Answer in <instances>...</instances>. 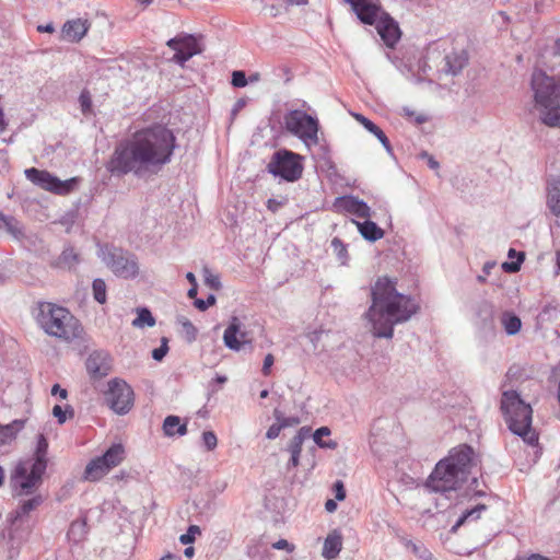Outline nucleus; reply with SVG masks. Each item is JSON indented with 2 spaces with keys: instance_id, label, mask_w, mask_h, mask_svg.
Masks as SVG:
<instances>
[{
  "instance_id": "nucleus-1",
  "label": "nucleus",
  "mask_w": 560,
  "mask_h": 560,
  "mask_svg": "<svg viewBox=\"0 0 560 560\" xmlns=\"http://www.w3.org/2000/svg\"><path fill=\"white\" fill-rule=\"evenodd\" d=\"M175 147L176 138L172 130L155 125L137 131L126 143L117 145L106 168L115 176L156 174L171 162Z\"/></svg>"
},
{
  "instance_id": "nucleus-2",
  "label": "nucleus",
  "mask_w": 560,
  "mask_h": 560,
  "mask_svg": "<svg viewBox=\"0 0 560 560\" xmlns=\"http://www.w3.org/2000/svg\"><path fill=\"white\" fill-rule=\"evenodd\" d=\"M372 305L366 317L372 324L373 335L392 339L394 326L408 322L419 310L410 295L399 293L396 282L387 277L378 278L372 288Z\"/></svg>"
},
{
  "instance_id": "nucleus-3",
  "label": "nucleus",
  "mask_w": 560,
  "mask_h": 560,
  "mask_svg": "<svg viewBox=\"0 0 560 560\" xmlns=\"http://www.w3.org/2000/svg\"><path fill=\"white\" fill-rule=\"evenodd\" d=\"M48 441L44 434L37 435L36 447L31 458L20 460L10 476V486L15 497L32 495L43 483L47 469Z\"/></svg>"
},
{
  "instance_id": "nucleus-4",
  "label": "nucleus",
  "mask_w": 560,
  "mask_h": 560,
  "mask_svg": "<svg viewBox=\"0 0 560 560\" xmlns=\"http://www.w3.org/2000/svg\"><path fill=\"white\" fill-rule=\"evenodd\" d=\"M532 89L541 122L550 128H560V78L535 70Z\"/></svg>"
},
{
  "instance_id": "nucleus-5",
  "label": "nucleus",
  "mask_w": 560,
  "mask_h": 560,
  "mask_svg": "<svg viewBox=\"0 0 560 560\" xmlns=\"http://www.w3.org/2000/svg\"><path fill=\"white\" fill-rule=\"evenodd\" d=\"M500 409L509 430L530 446L538 444V434L532 427L533 409L516 390L502 393Z\"/></svg>"
},
{
  "instance_id": "nucleus-6",
  "label": "nucleus",
  "mask_w": 560,
  "mask_h": 560,
  "mask_svg": "<svg viewBox=\"0 0 560 560\" xmlns=\"http://www.w3.org/2000/svg\"><path fill=\"white\" fill-rule=\"evenodd\" d=\"M36 320L47 335L67 342L80 338L83 332L80 320L69 310L54 303H38Z\"/></svg>"
},
{
  "instance_id": "nucleus-7",
  "label": "nucleus",
  "mask_w": 560,
  "mask_h": 560,
  "mask_svg": "<svg viewBox=\"0 0 560 560\" xmlns=\"http://www.w3.org/2000/svg\"><path fill=\"white\" fill-rule=\"evenodd\" d=\"M361 23L376 25L377 33L388 47H394L400 38L397 22L382 10L381 0H345Z\"/></svg>"
},
{
  "instance_id": "nucleus-8",
  "label": "nucleus",
  "mask_w": 560,
  "mask_h": 560,
  "mask_svg": "<svg viewBox=\"0 0 560 560\" xmlns=\"http://www.w3.org/2000/svg\"><path fill=\"white\" fill-rule=\"evenodd\" d=\"M103 262L112 272L122 279H133L139 273L137 257L122 248L104 246L100 250Z\"/></svg>"
},
{
  "instance_id": "nucleus-9",
  "label": "nucleus",
  "mask_w": 560,
  "mask_h": 560,
  "mask_svg": "<svg viewBox=\"0 0 560 560\" xmlns=\"http://www.w3.org/2000/svg\"><path fill=\"white\" fill-rule=\"evenodd\" d=\"M285 129L305 144L318 143L319 124L316 117L301 109L289 110L284 117Z\"/></svg>"
},
{
  "instance_id": "nucleus-10",
  "label": "nucleus",
  "mask_w": 560,
  "mask_h": 560,
  "mask_svg": "<svg viewBox=\"0 0 560 560\" xmlns=\"http://www.w3.org/2000/svg\"><path fill=\"white\" fill-rule=\"evenodd\" d=\"M301 155L287 149L276 151L267 165V170L275 177L285 182H295L301 178L303 165Z\"/></svg>"
},
{
  "instance_id": "nucleus-11",
  "label": "nucleus",
  "mask_w": 560,
  "mask_h": 560,
  "mask_svg": "<svg viewBox=\"0 0 560 560\" xmlns=\"http://www.w3.org/2000/svg\"><path fill=\"white\" fill-rule=\"evenodd\" d=\"M105 400L115 413L122 416L133 407L135 394L131 386L124 380L113 378L108 382Z\"/></svg>"
},
{
  "instance_id": "nucleus-12",
  "label": "nucleus",
  "mask_w": 560,
  "mask_h": 560,
  "mask_svg": "<svg viewBox=\"0 0 560 560\" xmlns=\"http://www.w3.org/2000/svg\"><path fill=\"white\" fill-rule=\"evenodd\" d=\"M465 481L447 462L441 459L429 476L425 487L434 492H448L458 489Z\"/></svg>"
},
{
  "instance_id": "nucleus-13",
  "label": "nucleus",
  "mask_w": 560,
  "mask_h": 560,
  "mask_svg": "<svg viewBox=\"0 0 560 560\" xmlns=\"http://www.w3.org/2000/svg\"><path fill=\"white\" fill-rule=\"evenodd\" d=\"M24 174L34 185L58 195H68L77 184V178L61 180L49 172L35 167L26 168Z\"/></svg>"
},
{
  "instance_id": "nucleus-14",
  "label": "nucleus",
  "mask_w": 560,
  "mask_h": 560,
  "mask_svg": "<svg viewBox=\"0 0 560 560\" xmlns=\"http://www.w3.org/2000/svg\"><path fill=\"white\" fill-rule=\"evenodd\" d=\"M474 455V448L467 444H463L453 448L450 455L443 460L447 462L460 477L467 480L472 466Z\"/></svg>"
},
{
  "instance_id": "nucleus-15",
  "label": "nucleus",
  "mask_w": 560,
  "mask_h": 560,
  "mask_svg": "<svg viewBox=\"0 0 560 560\" xmlns=\"http://www.w3.org/2000/svg\"><path fill=\"white\" fill-rule=\"evenodd\" d=\"M334 208L339 212L351 213L362 219L369 218L371 211L366 202L353 196H342L336 198Z\"/></svg>"
},
{
  "instance_id": "nucleus-16",
  "label": "nucleus",
  "mask_w": 560,
  "mask_h": 560,
  "mask_svg": "<svg viewBox=\"0 0 560 560\" xmlns=\"http://www.w3.org/2000/svg\"><path fill=\"white\" fill-rule=\"evenodd\" d=\"M86 370L94 380L106 376L110 371V358L105 351H94L86 359Z\"/></svg>"
},
{
  "instance_id": "nucleus-17",
  "label": "nucleus",
  "mask_w": 560,
  "mask_h": 560,
  "mask_svg": "<svg viewBox=\"0 0 560 560\" xmlns=\"http://www.w3.org/2000/svg\"><path fill=\"white\" fill-rule=\"evenodd\" d=\"M241 323L237 317H233L230 325L224 331L223 341L224 345L231 349L238 351L243 343L246 342V334L240 330Z\"/></svg>"
},
{
  "instance_id": "nucleus-18",
  "label": "nucleus",
  "mask_w": 560,
  "mask_h": 560,
  "mask_svg": "<svg viewBox=\"0 0 560 560\" xmlns=\"http://www.w3.org/2000/svg\"><path fill=\"white\" fill-rule=\"evenodd\" d=\"M546 205L555 217L560 218V177L547 179Z\"/></svg>"
},
{
  "instance_id": "nucleus-19",
  "label": "nucleus",
  "mask_w": 560,
  "mask_h": 560,
  "mask_svg": "<svg viewBox=\"0 0 560 560\" xmlns=\"http://www.w3.org/2000/svg\"><path fill=\"white\" fill-rule=\"evenodd\" d=\"M90 23L88 20L75 19L67 21L62 26V35L66 39L78 43L88 33Z\"/></svg>"
},
{
  "instance_id": "nucleus-20",
  "label": "nucleus",
  "mask_w": 560,
  "mask_h": 560,
  "mask_svg": "<svg viewBox=\"0 0 560 560\" xmlns=\"http://www.w3.org/2000/svg\"><path fill=\"white\" fill-rule=\"evenodd\" d=\"M468 55L465 50L452 51L444 57L442 71L446 74L457 75L467 65Z\"/></svg>"
},
{
  "instance_id": "nucleus-21",
  "label": "nucleus",
  "mask_w": 560,
  "mask_h": 560,
  "mask_svg": "<svg viewBox=\"0 0 560 560\" xmlns=\"http://www.w3.org/2000/svg\"><path fill=\"white\" fill-rule=\"evenodd\" d=\"M342 549V535L339 530L330 532L324 540L322 556L326 560L337 558Z\"/></svg>"
},
{
  "instance_id": "nucleus-22",
  "label": "nucleus",
  "mask_w": 560,
  "mask_h": 560,
  "mask_svg": "<svg viewBox=\"0 0 560 560\" xmlns=\"http://www.w3.org/2000/svg\"><path fill=\"white\" fill-rule=\"evenodd\" d=\"M2 232H7L16 241H22L25 237L21 222L13 215H5L0 212V233Z\"/></svg>"
},
{
  "instance_id": "nucleus-23",
  "label": "nucleus",
  "mask_w": 560,
  "mask_h": 560,
  "mask_svg": "<svg viewBox=\"0 0 560 560\" xmlns=\"http://www.w3.org/2000/svg\"><path fill=\"white\" fill-rule=\"evenodd\" d=\"M109 471L108 465L103 463L101 457L90 460L84 469L83 478L88 481H98Z\"/></svg>"
},
{
  "instance_id": "nucleus-24",
  "label": "nucleus",
  "mask_w": 560,
  "mask_h": 560,
  "mask_svg": "<svg viewBox=\"0 0 560 560\" xmlns=\"http://www.w3.org/2000/svg\"><path fill=\"white\" fill-rule=\"evenodd\" d=\"M80 264V256L73 247H65L58 258L51 264L59 269L72 270Z\"/></svg>"
},
{
  "instance_id": "nucleus-25",
  "label": "nucleus",
  "mask_w": 560,
  "mask_h": 560,
  "mask_svg": "<svg viewBox=\"0 0 560 560\" xmlns=\"http://www.w3.org/2000/svg\"><path fill=\"white\" fill-rule=\"evenodd\" d=\"M353 117L371 133H373L382 143V145L385 148L387 152H392V145L387 138V136L384 133V131L376 126L372 120L363 116L362 114H353Z\"/></svg>"
},
{
  "instance_id": "nucleus-26",
  "label": "nucleus",
  "mask_w": 560,
  "mask_h": 560,
  "mask_svg": "<svg viewBox=\"0 0 560 560\" xmlns=\"http://www.w3.org/2000/svg\"><path fill=\"white\" fill-rule=\"evenodd\" d=\"M487 509L488 508L486 504H477L471 509H467L462 513L456 523L452 526L451 533H455L460 526L476 523L480 518L481 513L487 511Z\"/></svg>"
},
{
  "instance_id": "nucleus-27",
  "label": "nucleus",
  "mask_w": 560,
  "mask_h": 560,
  "mask_svg": "<svg viewBox=\"0 0 560 560\" xmlns=\"http://www.w3.org/2000/svg\"><path fill=\"white\" fill-rule=\"evenodd\" d=\"M163 433L165 436H184L187 433V423H182L178 416H167L163 421Z\"/></svg>"
},
{
  "instance_id": "nucleus-28",
  "label": "nucleus",
  "mask_w": 560,
  "mask_h": 560,
  "mask_svg": "<svg viewBox=\"0 0 560 560\" xmlns=\"http://www.w3.org/2000/svg\"><path fill=\"white\" fill-rule=\"evenodd\" d=\"M362 237L369 242H376L384 236V231L373 221L365 220L364 222L353 221Z\"/></svg>"
},
{
  "instance_id": "nucleus-29",
  "label": "nucleus",
  "mask_w": 560,
  "mask_h": 560,
  "mask_svg": "<svg viewBox=\"0 0 560 560\" xmlns=\"http://www.w3.org/2000/svg\"><path fill=\"white\" fill-rule=\"evenodd\" d=\"M103 463L108 465L109 470L118 466L125 458V448L121 444H113L100 456Z\"/></svg>"
},
{
  "instance_id": "nucleus-30",
  "label": "nucleus",
  "mask_w": 560,
  "mask_h": 560,
  "mask_svg": "<svg viewBox=\"0 0 560 560\" xmlns=\"http://www.w3.org/2000/svg\"><path fill=\"white\" fill-rule=\"evenodd\" d=\"M24 427L23 420H14L9 424L0 425V445L13 440L18 432Z\"/></svg>"
},
{
  "instance_id": "nucleus-31",
  "label": "nucleus",
  "mask_w": 560,
  "mask_h": 560,
  "mask_svg": "<svg viewBox=\"0 0 560 560\" xmlns=\"http://www.w3.org/2000/svg\"><path fill=\"white\" fill-rule=\"evenodd\" d=\"M88 533V525L84 518L75 520L70 524L68 538L74 542L81 541Z\"/></svg>"
},
{
  "instance_id": "nucleus-32",
  "label": "nucleus",
  "mask_w": 560,
  "mask_h": 560,
  "mask_svg": "<svg viewBox=\"0 0 560 560\" xmlns=\"http://www.w3.org/2000/svg\"><path fill=\"white\" fill-rule=\"evenodd\" d=\"M311 435V429L307 427H302L296 434L292 438L288 445V452L294 454H301L302 445L305 439Z\"/></svg>"
},
{
  "instance_id": "nucleus-33",
  "label": "nucleus",
  "mask_w": 560,
  "mask_h": 560,
  "mask_svg": "<svg viewBox=\"0 0 560 560\" xmlns=\"http://www.w3.org/2000/svg\"><path fill=\"white\" fill-rule=\"evenodd\" d=\"M502 325L505 329V332L509 336H513L521 330L522 322L515 314L505 312L502 315Z\"/></svg>"
},
{
  "instance_id": "nucleus-34",
  "label": "nucleus",
  "mask_w": 560,
  "mask_h": 560,
  "mask_svg": "<svg viewBox=\"0 0 560 560\" xmlns=\"http://www.w3.org/2000/svg\"><path fill=\"white\" fill-rule=\"evenodd\" d=\"M155 325V318L151 311L147 307L137 308V317L132 320V326L142 328L144 326L153 327Z\"/></svg>"
},
{
  "instance_id": "nucleus-35",
  "label": "nucleus",
  "mask_w": 560,
  "mask_h": 560,
  "mask_svg": "<svg viewBox=\"0 0 560 560\" xmlns=\"http://www.w3.org/2000/svg\"><path fill=\"white\" fill-rule=\"evenodd\" d=\"M509 258L516 257L515 261H505L502 264V269L509 273H515L521 269L522 262L525 259V254L523 252H516L514 248H510L508 253Z\"/></svg>"
},
{
  "instance_id": "nucleus-36",
  "label": "nucleus",
  "mask_w": 560,
  "mask_h": 560,
  "mask_svg": "<svg viewBox=\"0 0 560 560\" xmlns=\"http://www.w3.org/2000/svg\"><path fill=\"white\" fill-rule=\"evenodd\" d=\"M43 503L42 495H34L33 498L23 501V503L15 511V518L22 517L23 515L28 514L31 511L35 510Z\"/></svg>"
},
{
  "instance_id": "nucleus-37",
  "label": "nucleus",
  "mask_w": 560,
  "mask_h": 560,
  "mask_svg": "<svg viewBox=\"0 0 560 560\" xmlns=\"http://www.w3.org/2000/svg\"><path fill=\"white\" fill-rule=\"evenodd\" d=\"M330 435V430L327 427H320L313 433V440L314 442L322 448H335L337 446V443L334 441H324V436Z\"/></svg>"
},
{
  "instance_id": "nucleus-38",
  "label": "nucleus",
  "mask_w": 560,
  "mask_h": 560,
  "mask_svg": "<svg viewBox=\"0 0 560 560\" xmlns=\"http://www.w3.org/2000/svg\"><path fill=\"white\" fill-rule=\"evenodd\" d=\"M93 298L100 304H104L106 302V283L103 279L97 278L93 280L92 283Z\"/></svg>"
},
{
  "instance_id": "nucleus-39",
  "label": "nucleus",
  "mask_w": 560,
  "mask_h": 560,
  "mask_svg": "<svg viewBox=\"0 0 560 560\" xmlns=\"http://www.w3.org/2000/svg\"><path fill=\"white\" fill-rule=\"evenodd\" d=\"M177 323L182 325V327L186 334L187 341L188 342L195 341L197 338V328L194 326V324L185 316H178Z\"/></svg>"
},
{
  "instance_id": "nucleus-40",
  "label": "nucleus",
  "mask_w": 560,
  "mask_h": 560,
  "mask_svg": "<svg viewBox=\"0 0 560 560\" xmlns=\"http://www.w3.org/2000/svg\"><path fill=\"white\" fill-rule=\"evenodd\" d=\"M246 555L250 560H267V549L257 542L247 546Z\"/></svg>"
},
{
  "instance_id": "nucleus-41",
  "label": "nucleus",
  "mask_w": 560,
  "mask_h": 560,
  "mask_svg": "<svg viewBox=\"0 0 560 560\" xmlns=\"http://www.w3.org/2000/svg\"><path fill=\"white\" fill-rule=\"evenodd\" d=\"M202 275L205 279L206 285H208L210 289L218 291L221 289V281L218 275L212 273V271L205 266L202 268Z\"/></svg>"
},
{
  "instance_id": "nucleus-42",
  "label": "nucleus",
  "mask_w": 560,
  "mask_h": 560,
  "mask_svg": "<svg viewBox=\"0 0 560 560\" xmlns=\"http://www.w3.org/2000/svg\"><path fill=\"white\" fill-rule=\"evenodd\" d=\"M273 417L279 422L282 429L289 427H295L300 423V419L296 417H284L279 409L273 410Z\"/></svg>"
},
{
  "instance_id": "nucleus-43",
  "label": "nucleus",
  "mask_w": 560,
  "mask_h": 560,
  "mask_svg": "<svg viewBox=\"0 0 560 560\" xmlns=\"http://www.w3.org/2000/svg\"><path fill=\"white\" fill-rule=\"evenodd\" d=\"M79 103L83 115L92 114V96L88 90H83L79 96Z\"/></svg>"
},
{
  "instance_id": "nucleus-44",
  "label": "nucleus",
  "mask_w": 560,
  "mask_h": 560,
  "mask_svg": "<svg viewBox=\"0 0 560 560\" xmlns=\"http://www.w3.org/2000/svg\"><path fill=\"white\" fill-rule=\"evenodd\" d=\"M407 547H410L412 552L422 560H432V553L423 545L409 541Z\"/></svg>"
},
{
  "instance_id": "nucleus-45",
  "label": "nucleus",
  "mask_w": 560,
  "mask_h": 560,
  "mask_svg": "<svg viewBox=\"0 0 560 560\" xmlns=\"http://www.w3.org/2000/svg\"><path fill=\"white\" fill-rule=\"evenodd\" d=\"M200 535L201 534V529L199 526L197 525H190L187 529V532L183 535H180L179 537V541L183 544V545H189V544H192L196 539V535Z\"/></svg>"
},
{
  "instance_id": "nucleus-46",
  "label": "nucleus",
  "mask_w": 560,
  "mask_h": 560,
  "mask_svg": "<svg viewBox=\"0 0 560 560\" xmlns=\"http://www.w3.org/2000/svg\"><path fill=\"white\" fill-rule=\"evenodd\" d=\"M331 247L334 248L336 255L341 260V262L345 264L348 256V252L343 242L338 237H334L331 240Z\"/></svg>"
},
{
  "instance_id": "nucleus-47",
  "label": "nucleus",
  "mask_w": 560,
  "mask_h": 560,
  "mask_svg": "<svg viewBox=\"0 0 560 560\" xmlns=\"http://www.w3.org/2000/svg\"><path fill=\"white\" fill-rule=\"evenodd\" d=\"M180 48L185 51H195V55L200 52L198 44L192 35H185L183 37V45Z\"/></svg>"
},
{
  "instance_id": "nucleus-48",
  "label": "nucleus",
  "mask_w": 560,
  "mask_h": 560,
  "mask_svg": "<svg viewBox=\"0 0 560 560\" xmlns=\"http://www.w3.org/2000/svg\"><path fill=\"white\" fill-rule=\"evenodd\" d=\"M202 442L208 451H213L218 445V439L213 431H205Z\"/></svg>"
},
{
  "instance_id": "nucleus-49",
  "label": "nucleus",
  "mask_w": 560,
  "mask_h": 560,
  "mask_svg": "<svg viewBox=\"0 0 560 560\" xmlns=\"http://www.w3.org/2000/svg\"><path fill=\"white\" fill-rule=\"evenodd\" d=\"M215 301H217V299H215L214 294H209L206 300L195 299L194 305L196 308L203 312V311L208 310V307L214 305Z\"/></svg>"
},
{
  "instance_id": "nucleus-50",
  "label": "nucleus",
  "mask_w": 560,
  "mask_h": 560,
  "mask_svg": "<svg viewBox=\"0 0 560 560\" xmlns=\"http://www.w3.org/2000/svg\"><path fill=\"white\" fill-rule=\"evenodd\" d=\"M195 56V51H185L184 49H177L173 56V61L184 66L191 57Z\"/></svg>"
},
{
  "instance_id": "nucleus-51",
  "label": "nucleus",
  "mask_w": 560,
  "mask_h": 560,
  "mask_svg": "<svg viewBox=\"0 0 560 560\" xmlns=\"http://www.w3.org/2000/svg\"><path fill=\"white\" fill-rule=\"evenodd\" d=\"M232 85L235 88H244L247 84L245 72L242 70H235L232 72Z\"/></svg>"
},
{
  "instance_id": "nucleus-52",
  "label": "nucleus",
  "mask_w": 560,
  "mask_h": 560,
  "mask_svg": "<svg viewBox=\"0 0 560 560\" xmlns=\"http://www.w3.org/2000/svg\"><path fill=\"white\" fill-rule=\"evenodd\" d=\"M167 351H168L167 338H162L161 346L153 349L152 358L155 361H162V359L166 355Z\"/></svg>"
},
{
  "instance_id": "nucleus-53",
  "label": "nucleus",
  "mask_w": 560,
  "mask_h": 560,
  "mask_svg": "<svg viewBox=\"0 0 560 560\" xmlns=\"http://www.w3.org/2000/svg\"><path fill=\"white\" fill-rule=\"evenodd\" d=\"M332 491L335 493L336 500L343 501L346 499V489L341 480H337L334 483Z\"/></svg>"
},
{
  "instance_id": "nucleus-54",
  "label": "nucleus",
  "mask_w": 560,
  "mask_h": 560,
  "mask_svg": "<svg viewBox=\"0 0 560 560\" xmlns=\"http://www.w3.org/2000/svg\"><path fill=\"white\" fill-rule=\"evenodd\" d=\"M281 430H282V428L279 424V422L277 421L276 423H273L269 427V429L267 430V433H266V438L268 440H275L276 438L279 436Z\"/></svg>"
},
{
  "instance_id": "nucleus-55",
  "label": "nucleus",
  "mask_w": 560,
  "mask_h": 560,
  "mask_svg": "<svg viewBox=\"0 0 560 560\" xmlns=\"http://www.w3.org/2000/svg\"><path fill=\"white\" fill-rule=\"evenodd\" d=\"M52 415L57 418L58 423L62 424L67 421L68 417L63 408L59 405H55L52 408Z\"/></svg>"
},
{
  "instance_id": "nucleus-56",
  "label": "nucleus",
  "mask_w": 560,
  "mask_h": 560,
  "mask_svg": "<svg viewBox=\"0 0 560 560\" xmlns=\"http://www.w3.org/2000/svg\"><path fill=\"white\" fill-rule=\"evenodd\" d=\"M272 548L277 550H287L288 552H292L294 550V546L285 539H279L278 541L273 542Z\"/></svg>"
},
{
  "instance_id": "nucleus-57",
  "label": "nucleus",
  "mask_w": 560,
  "mask_h": 560,
  "mask_svg": "<svg viewBox=\"0 0 560 560\" xmlns=\"http://www.w3.org/2000/svg\"><path fill=\"white\" fill-rule=\"evenodd\" d=\"M273 362H275L273 355L271 353H268L264 359V364H262V369H261V372L264 375L270 374V369H271Z\"/></svg>"
},
{
  "instance_id": "nucleus-58",
  "label": "nucleus",
  "mask_w": 560,
  "mask_h": 560,
  "mask_svg": "<svg viewBox=\"0 0 560 560\" xmlns=\"http://www.w3.org/2000/svg\"><path fill=\"white\" fill-rule=\"evenodd\" d=\"M421 158L427 160L428 166L430 168H432V170L439 168V166H440L439 162L432 155H430L428 152H422Z\"/></svg>"
},
{
  "instance_id": "nucleus-59",
  "label": "nucleus",
  "mask_w": 560,
  "mask_h": 560,
  "mask_svg": "<svg viewBox=\"0 0 560 560\" xmlns=\"http://www.w3.org/2000/svg\"><path fill=\"white\" fill-rule=\"evenodd\" d=\"M51 395L59 396L61 399H66L68 397V392L65 388H61L59 384H55L51 387Z\"/></svg>"
},
{
  "instance_id": "nucleus-60",
  "label": "nucleus",
  "mask_w": 560,
  "mask_h": 560,
  "mask_svg": "<svg viewBox=\"0 0 560 560\" xmlns=\"http://www.w3.org/2000/svg\"><path fill=\"white\" fill-rule=\"evenodd\" d=\"M166 45L177 51V49H180L182 45H183V37H174V38H171L167 40Z\"/></svg>"
},
{
  "instance_id": "nucleus-61",
  "label": "nucleus",
  "mask_w": 560,
  "mask_h": 560,
  "mask_svg": "<svg viewBox=\"0 0 560 560\" xmlns=\"http://www.w3.org/2000/svg\"><path fill=\"white\" fill-rule=\"evenodd\" d=\"M493 536H494V534H488V535H486V536H483V537L478 538V539L476 540V544H475V546H474V548H472V549L475 550V549H477L479 546H485V545L489 544V542L491 541V539H492V537H493Z\"/></svg>"
},
{
  "instance_id": "nucleus-62",
  "label": "nucleus",
  "mask_w": 560,
  "mask_h": 560,
  "mask_svg": "<svg viewBox=\"0 0 560 560\" xmlns=\"http://www.w3.org/2000/svg\"><path fill=\"white\" fill-rule=\"evenodd\" d=\"M287 7H302L307 5L308 0H282Z\"/></svg>"
},
{
  "instance_id": "nucleus-63",
  "label": "nucleus",
  "mask_w": 560,
  "mask_h": 560,
  "mask_svg": "<svg viewBox=\"0 0 560 560\" xmlns=\"http://www.w3.org/2000/svg\"><path fill=\"white\" fill-rule=\"evenodd\" d=\"M291 457L288 462V469L296 467L300 463V454L290 453Z\"/></svg>"
},
{
  "instance_id": "nucleus-64",
  "label": "nucleus",
  "mask_w": 560,
  "mask_h": 560,
  "mask_svg": "<svg viewBox=\"0 0 560 560\" xmlns=\"http://www.w3.org/2000/svg\"><path fill=\"white\" fill-rule=\"evenodd\" d=\"M264 8L269 11V14L272 18H277L280 14V8L276 4H270V5L265 4Z\"/></svg>"
}]
</instances>
